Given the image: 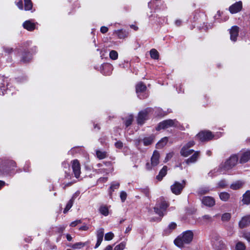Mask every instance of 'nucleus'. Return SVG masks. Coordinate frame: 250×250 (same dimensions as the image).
I'll return each mask as SVG.
<instances>
[{
    "label": "nucleus",
    "instance_id": "nucleus-1",
    "mask_svg": "<svg viewBox=\"0 0 250 250\" xmlns=\"http://www.w3.org/2000/svg\"><path fill=\"white\" fill-rule=\"evenodd\" d=\"M194 152V153L188 159L185 160V162L187 165L195 163L200 156V152L199 151H194L193 149H190L187 146H183L181 151V155L185 157H187L190 155Z\"/></svg>",
    "mask_w": 250,
    "mask_h": 250
},
{
    "label": "nucleus",
    "instance_id": "nucleus-2",
    "mask_svg": "<svg viewBox=\"0 0 250 250\" xmlns=\"http://www.w3.org/2000/svg\"><path fill=\"white\" fill-rule=\"evenodd\" d=\"M193 237V233L191 230L186 231L174 240V244L178 247L182 248L184 245L190 243Z\"/></svg>",
    "mask_w": 250,
    "mask_h": 250
},
{
    "label": "nucleus",
    "instance_id": "nucleus-3",
    "mask_svg": "<svg viewBox=\"0 0 250 250\" xmlns=\"http://www.w3.org/2000/svg\"><path fill=\"white\" fill-rule=\"evenodd\" d=\"M169 205L164 198L160 199L159 206L157 207V221L160 220L161 218L166 214L167 208Z\"/></svg>",
    "mask_w": 250,
    "mask_h": 250
},
{
    "label": "nucleus",
    "instance_id": "nucleus-4",
    "mask_svg": "<svg viewBox=\"0 0 250 250\" xmlns=\"http://www.w3.org/2000/svg\"><path fill=\"white\" fill-rule=\"evenodd\" d=\"M239 156L237 154H233L230 156L224 164L221 165V167L225 170H229L234 167L237 163Z\"/></svg>",
    "mask_w": 250,
    "mask_h": 250
},
{
    "label": "nucleus",
    "instance_id": "nucleus-5",
    "mask_svg": "<svg viewBox=\"0 0 250 250\" xmlns=\"http://www.w3.org/2000/svg\"><path fill=\"white\" fill-rule=\"evenodd\" d=\"M185 185V180H183L181 183L179 182H175V183L171 186L170 188L171 191L176 195H179L181 193Z\"/></svg>",
    "mask_w": 250,
    "mask_h": 250
},
{
    "label": "nucleus",
    "instance_id": "nucleus-6",
    "mask_svg": "<svg viewBox=\"0 0 250 250\" xmlns=\"http://www.w3.org/2000/svg\"><path fill=\"white\" fill-rule=\"evenodd\" d=\"M149 109H146L140 111L137 118V124L140 125H143L148 118Z\"/></svg>",
    "mask_w": 250,
    "mask_h": 250
},
{
    "label": "nucleus",
    "instance_id": "nucleus-7",
    "mask_svg": "<svg viewBox=\"0 0 250 250\" xmlns=\"http://www.w3.org/2000/svg\"><path fill=\"white\" fill-rule=\"evenodd\" d=\"M177 122L175 120L169 119L164 120L159 124L158 126H157V130L162 129H164L170 127L174 126L176 125Z\"/></svg>",
    "mask_w": 250,
    "mask_h": 250
},
{
    "label": "nucleus",
    "instance_id": "nucleus-8",
    "mask_svg": "<svg viewBox=\"0 0 250 250\" xmlns=\"http://www.w3.org/2000/svg\"><path fill=\"white\" fill-rule=\"evenodd\" d=\"M197 138L202 142L211 140L213 135L209 131H202L199 132L196 136Z\"/></svg>",
    "mask_w": 250,
    "mask_h": 250
},
{
    "label": "nucleus",
    "instance_id": "nucleus-9",
    "mask_svg": "<svg viewBox=\"0 0 250 250\" xmlns=\"http://www.w3.org/2000/svg\"><path fill=\"white\" fill-rule=\"evenodd\" d=\"M73 171L76 178H79L81 174V167L78 160H74L71 162Z\"/></svg>",
    "mask_w": 250,
    "mask_h": 250
},
{
    "label": "nucleus",
    "instance_id": "nucleus-10",
    "mask_svg": "<svg viewBox=\"0 0 250 250\" xmlns=\"http://www.w3.org/2000/svg\"><path fill=\"white\" fill-rule=\"evenodd\" d=\"M104 166L98 169L99 173L107 174L112 171L113 168L110 162H104Z\"/></svg>",
    "mask_w": 250,
    "mask_h": 250
},
{
    "label": "nucleus",
    "instance_id": "nucleus-11",
    "mask_svg": "<svg viewBox=\"0 0 250 250\" xmlns=\"http://www.w3.org/2000/svg\"><path fill=\"white\" fill-rule=\"evenodd\" d=\"M240 163H245L250 160V150L242 151L239 153Z\"/></svg>",
    "mask_w": 250,
    "mask_h": 250
},
{
    "label": "nucleus",
    "instance_id": "nucleus-12",
    "mask_svg": "<svg viewBox=\"0 0 250 250\" xmlns=\"http://www.w3.org/2000/svg\"><path fill=\"white\" fill-rule=\"evenodd\" d=\"M146 86L142 83H139L136 85V91L139 98H144L145 97L142 94L146 91Z\"/></svg>",
    "mask_w": 250,
    "mask_h": 250
},
{
    "label": "nucleus",
    "instance_id": "nucleus-13",
    "mask_svg": "<svg viewBox=\"0 0 250 250\" xmlns=\"http://www.w3.org/2000/svg\"><path fill=\"white\" fill-rule=\"evenodd\" d=\"M201 201L204 205L209 207H213L215 204L214 199L210 196L203 197Z\"/></svg>",
    "mask_w": 250,
    "mask_h": 250
},
{
    "label": "nucleus",
    "instance_id": "nucleus-14",
    "mask_svg": "<svg viewBox=\"0 0 250 250\" xmlns=\"http://www.w3.org/2000/svg\"><path fill=\"white\" fill-rule=\"evenodd\" d=\"M104 229L103 228H100L97 230L96 236L97 238V241L96 244L95 246V248L96 249L98 248L101 245L104 237Z\"/></svg>",
    "mask_w": 250,
    "mask_h": 250
},
{
    "label": "nucleus",
    "instance_id": "nucleus-15",
    "mask_svg": "<svg viewBox=\"0 0 250 250\" xmlns=\"http://www.w3.org/2000/svg\"><path fill=\"white\" fill-rule=\"evenodd\" d=\"M242 3L241 1L235 2L229 8L230 12L232 14L236 13L241 10Z\"/></svg>",
    "mask_w": 250,
    "mask_h": 250
},
{
    "label": "nucleus",
    "instance_id": "nucleus-16",
    "mask_svg": "<svg viewBox=\"0 0 250 250\" xmlns=\"http://www.w3.org/2000/svg\"><path fill=\"white\" fill-rule=\"evenodd\" d=\"M239 33V27L237 26H233L229 30L230 38L233 42L237 40V38Z\"/></svg>",
    "mask_w": 250,
    "mask_h": 250
},
{
    "label": "nucleus",
    "instance_id": "nucleus-17",
    "mask_svg": "<svg viewBox=\"0 0 250 250\" xmlns=\"http://www.w3.org/2000/svg\"><path fill=\"white\" fill-rule=\"evenodd\" d=\"M250 225V215L243 217L239 223V226L243 229Z\"/></svg>",
    "mask_w": 250,
    "mask_h": 250
},
{
    "label": "nucleus",
    "instance_id": "nucleus-18",
    "mask_svg": "<svg viewBox=\"0 0 250 250\" xmlns=\"http://www.w3.org/2000/svg\"><path fill=\"white\" fill-rule=\"evenodd\" d=\"M23 27L26 30L31 31L35 29V24L30 21H26L23 23Z\"/></svg>",
    "mask_w": 250,
    "mask_h": 250
},
{
    "label": "nucleus",
    "instance_id": "nucleus-19",
    "mask_svg": "<svg viewBox=\"0 0 250 250\" xmlns=\"http://www.w3.org/2000/svg\"><path fill=\"white\" fill-rule=\"evenodd\" d=\"M167 171V167L166 166H164L163 167L160 171L158 175H157V180L161 181L163 177L166 176Z\"/></svg>",
    "mask_w": 250,
    "mask_h": 250
},
{
    "label": "nucleus",
    "instance_id": "nucleus-20",
    "mask_svg": "<svg viewBox=\"0 0 250 250\" xmlns=\"http://www.w3.org/2000/svg\"><path fill=\"white\" fill-rule=\"evenodd\" d=\"M120 187V183L117 182H113L110 185L109 189V193L110 197L112 196V193L115 190V189H118Z\"/></svg>",
    "mask_w": 250,
    "mask_h": 250
},
{
    "label": "nucleus",
    "instance_id": "nucleus-21",
    "mask_svg": "<svg viewBox=\"0 0 250 250\" xmlns=\"http://www.w3.org/2000/svg\"><path fill=\"white\" fill-rule=\"evenodd\" d=\"M168 140V139L167 137H165L163 138L161 140L157 142V148H163L164 146H165L167 145Z\"/></svg>",
    "mask_w": 250,
    "mask_h": 250
},
{
    "label": "nucleus",
    "instance_id": "nucleus-22",
    "mask_svg": "<svg viewBox=\"0 0 250 250\" xmlns=\"http://www.w3.org/2000/svg\"><path fill=\"white\" fill-rule=\"evenodd\" d=\"M199 219L200 221L202 224L207 223L212 221V218L211 216L209 215H205L203 216L201 218H200Z\"/></svg>",
    "mask_w": 250,
    "mask_h": 250
},
{
    "label": "nucleus",
    "instance_id": "nucleus-23",
    "mask_svg": "<svg viewBox=\"0 0 250 250\" xmlns=\"http://www.w3.org/2000/svg\"><path fill=\"white\" fill-rule=\"evenodd\" d=\"M114 33L117 34L119 38L124 39L127 36V33L123 30H117L114 31Z\"/></svg>",
    "mask_w": 250,
    "mask_h": 250
},
{
    "label": "nucleus",
    "instance_id": "nucleus-24",
    "mask_svg": "<svg viewBox=\"0 0 250 250\" xmlns=\"http://www.w3.org/2000/svg\"><path fill=\"white\" fill-rule=\"evenodd\" d=\"M243 197L242 201L244 204H249L250 203V191H247Z\"/></svg>",
    "mask_w": 250,
    "mask_h": 250
},
{
    "label": "nucleus",
    "instance_id": "nucleus-25",
    "mask_svg": "<svg viewBox=\"0 0 250 250\" xmlns=\"http://www.w3.org/2000/svg\"><path fill=\"white\" fill-rule=\"evenodd\" d=\"M215 250H227V246L223 241H219L215 245Z\"/></svg>",
    "mask_w": 250,
    "mask_h": 250
},
{
    "label": "nucleus",
    "instance_id": "nucleus-26",
    "mask_svg": "<svg viewBox=\"0 0 250 250\" xmlns=\"http://www.w3.org/2000/svg\"><path fill=\"white\" fill-rule=\"evenodd\" d=\"M24 9L26 11L32 9L33 4L31 0H24Z\"/></svg>",
    "mask_w": 250,
    "mask_h": 250
},
{
    "label": "nucleus",
    "instance_id": "nucleus-27",
    "mask_svg": "<svg viewBox=\"0 0 250 250\" xmlns=\"http://www.w3.org/2000/svg\"><path fill=\"white\" fill-rule=\"evenodd\" d=\"M73 203H74V199L72 198L67 203L66 206L63 210L64 213H66L73 206Z\"/></svg>",
    "mask_w": 250,
    "mask_h": 250
},
{
    "label": "nucleus",
    "instance_id": "nucleus-28",
    "mask_svg": "<svg viewBox=\"0 0 250 250\" xmlns=\"http://www.w3.org/2000/svg\"><path fill=\"white\" fill-rule=\"evenodd\" d=\"M96 155L99 159H103L107 157V153L105 151L97 150Z\"/></svg>",
    "mask_w": 250,
    "mask_h": 250
},
{
    "label": "nucleus",
    "instance_id": "nucleus-29",
    "mask_svg": "<svg viewBox=\"0 0 250 250\" xmlns=\"http://www.w3.org/2000/svg\"><path fill=\"white\" fill-rule=\"evenodd\" d=\"M219 197L221 200L227 201L229 198V194L228 192H223L220 193Z\"/></svg>",
    "mask_w": 250,
    "mask_h": 250
},
{
    "label": "nucleus",
    "instance_id": "nucleus-30",
    "mask_svg": "<svg viewBox=\"0 0 250 250\" xmlns=\"http://www.w3.org/2000/svg\"><path fill=\"white\" fill-rule=\"evenodd\" d=\"M153 140L151 137L145 138L143 140L144 146H147L150 145L153 142Z\"/></svg>",
    "mask_w": 250,
    "mask_h": 250
},
{
    "label": "nucleus",
    "instance_id": "nucleus-31",
    "mask_svg": "<svg viewBox=\"0 0 250 250\" xmlns=\"http://www.w3.org/2000/svg\"><path fill=\"white\" fill-rule=\"evenodd\" d=\"M99 211L104 216H107L108 214V209L106 206H101L99 208Z\"/></svg>",
    "mask_w": 250,
    "mask_h": 250
},
{
    "label": "nucleus",
    "instance_id": "nucleus-32",
    "mask_svg": "<svg viewBox=\"0 0 250 250\" xmlns=\"http://www.w3.org/2000/svg\"><path fill=\"white\" fill-rule=\"evenodd\" d=\"M242 183L240 181H237L234 183H233L230 186V188L232 189H238L240 188L242 186Z\"/></svg>",
    "mask_w": 250,
    "mask_h": 250
},
{
    "label": "nucleus",
    "instance_id": "nucleus-33",
    "mask_svg": "<svg viewBox=\"0 0 250 250\" xmlns=\"http://www.w3.org/2000/svg\"><path fill=\"white\" fill-rule=\"evenodd\" d=\"M133 117L132 115H128L125 121V124L126 127L129 126L133 121Z\"/></svg>",
    "mask_w": 250,
    "mask_h": 250
},
{
    "label": "nucleus",
    "instance_id": "nucleus-34",
    "mask_svg": "<svg viewBox=\"0 0 250 250\" xmlns=\"http://www.w3.org/2000/svg\"><path fill=\"white\" fill-rule=\"evenodd\" d=\"M209 190L210 189L208 187H202L199 189L198 193L200 195L205 194L208 193Z\"/></svg>",
    "mask_w": 250,
    "mask_h": 250
},
{
    "label": "nucleus",
    "instance_id": "nucleus-35",
    "mask_svg": "<svg viewBox=\"0 0 250 250\" xmlns=\"http://www.w3.org/2000/svg\"><path fill=\"white\" fill-rule=\"evenodd\" d=\"M31 59V55L29 53H25L22 57L21 61L26 62Z\"/></svg>",
    "mask_w": 250,
    "mask_h": 250
},
{
    "label": "nucleus",
    "instance_id": "nucleus-36",
    "mask_svg": "<svg viewBox=\"0 0 250 250\" xmlns=\"http://www.w3.org/2000/svg\"><path fill=\"white\" fill-rule=\"evenodd\" d=\"M109 57L112 60H117L118 57V54L117 52L115 50L111 51L109 53Z\"/></svg>",
    "mask_w": 250,
    "mask_h": 250
},
{
    "label": "nucleus",
    "instance_id": "nucleus-37",
    "mask_svg": "<svg viewBox=\"0 0 250 250\" xmlns=\"http://www.w3.org/2000/svg\"><path fill=\"white\" fill-rule=\"evenodd\" d=\"M231 218V214L229 213H225L222 215L221 219L224 222H227Z\"/></svg>",
    "mask_w": 250,
    "mask_h": 250
},
{
    "label": "nucleus",
    "instance_id": "nucleus-38",
    "mask_svg": "<svg viewBox=\"0 0 250 250\" xmlns=\"http://www.w3.org/2000/svg\"><path fill=\"white\" fill-rule=\"evenodd\" d=\"M86 243L78 242L73 244L72 248L73 249H80L86 245Z\"/></svg>",
    "mask_w": 250,
    "mask_h": 250
},
{
    "label": "nucleus",
    "instance_id": "nucleus-39",
    "mask_svg": "<svg viewBox=\"0 0 250 250\" xmlns=\"http://www.w3.org/2000/svg\"><path fill=\"white\" fill-rule=\"evenodd\" d=\"M235 248L236 250H245L246 246L242 242H239L236 244Z\"/></svg>",
    "mask_w": 250,
    "mask_h": 250
},
{
    "label": "nucleus",
    "instance_id": "nucleus-40",
    "mask_svg": "<svg viewBox=\"0 0 250 250\" xmlns=\"http://www.w3.org/2000/svg\"><path fill=\"white\" fill-rule=\"evenodd\" d=\"M114 236V234L112 232H108L105 234L104 239H105V240H106V241L111 240L113 238Z\"/></svg>",
    "mask_w": 250,
    "mask_h": 250
},
{
    "label": "nucleus",
    "instance_id": "nucleus-41",
    "mask_svg": "<svg viewBox=\"0 0 250 250\" xmlns=\"http://www.w3.org/2000/svg\"><path fill=\"white\" fill-rule=\"evenodd\" d=\"M125 246V242H122L114 248V250H123Z\"/></svg>",
    "mask_w": 250,
    "mask_h": 250
},
{
    "label": "nucleus",
    "instance_id": "nucleus-42",
    "mask_svg": "<svg viewBox=\"0 0 250 250\" xmlns=\"http://www.w3.org/2000/svg\"><path fill=\"white\" fill-rule=\"evenodd\" d=\"M156 150H154L153 152V156H152L151 161V165L152 166H155L156 164Z\"/></svg>",
    "mask_w": 250,
    "mask_h": 250
},
{
    "label": "nucleus",
    "instance_id": "nucleus-43",
    "mask_svg": "<svg viewBox=\"0 0 250 250\" xmlns=\"http://www.w3.org/2000/svg\"><path fill=\"white\" fill-rule=\"evenodd\" d=\"M127 194L124 191H122L120 193V198L122 202H124L126 199Z\"/></svg>",
    "mask_w": 250,
    "mask_h": 250
},
{
    "label": "nucleus",
    "instance_id": "nucleus-44",
    "mask_svg": "<svg viewBox=\"0 0 250 250\" xmlns=\"http://www.w3.org/2000/svg\"><path fill=\"white\" fill-rule=\"evenodd\" d=\"M150 56L152 59H156V50L152 49L150 51Z\"/></svg>",
    "mask_w": 250,
    "mask_h": 250
},
{
    "label": "nucleus",
    "instance_id": "nucleus-45",
    "mask_svg": "<svg viewBox=\"0 0 250 250\" xmlns=\"http://www.w3.org/2000/svg\"><path fill=\"white\" fill-rule=\"evenodd\" d=\"M82 221L81 220H77L71 223L70 226L72 227L76 226L78 224L81 223Z\"/></svg>",
    "mask_w": 250,
    "mask_h": 250
},
{
    "label": "nucleus",
    "instance_id": "nucleus-46",
    "mask_svg": "<svg viewBox=\"0 0 250 250\" xmlns=\"http://www.w3.org/2000/svg\"><path fill=\"white\" fill-rule=\"evenodd\" d=\"M177 226V225L176 223H174V222H172L169 225H168V228L170 229V230H173L174 229H175L176 228Z\"/></svg>",
    "mask_w": 250,
    "mask_h": 250
},
{
    "label": "nucleus",
    "instance_id": "nucleus-47",
    "mask_svg": "<svg viewBox=\"0 0 250 250\" xmlns=\"http://www.w3.org/2000/svg\"><path fill=\"white\" fill-rule=\"evenodd\" d=\"M195 145V142L193 141H190L184 146H187L188 148H190L193 146Z\"/></svg>",
    "mask_w": 250,
    "mask_h": 250
},
{
    "label": "nucleus",
    "instance_id": "nucleus-48",
    "mask_svg": "<svg viewBox=\"0 0 250 250\" xmlns=\"http://www.w3.org/2000/svg\"><path fill=\"white\" fill-rule=\"evenodd\" d=\"M166 114H167L166 112L162 111V109L157 108V115L161 116H164Z\"/></svg>",
    "mask_w": 250,
    "mask_h": 250
},
{
    "label": "nucleus",
    "instance_id": "nucleus-49",
    "mask_svg": "<svg viewBox=\"0 0 250 250\" xmlns=\"http://www.w3.org/2000/svg\"><path fill=\"white\" fill-rule=\"evenodd\" d=\"M243 237H244L249 243H250V233L247 232L244 233Z\"/></svg>",
    "mask_w": 250,
    "mask_h": 250
},
{
    "label": "nucleus",
    "instance_id": "nucleus-50",
    "mask_svg": "<svg viewBox=\"0 0 250 250\" xmlns=\"http://www.w3.org/2000/svg\"><path fill=\"white\" fill-rule=\"evenodd\" d=\"M219 187L224 188L227 185V182L225 181L222 180L218 183Z\"/></svg>",
    "mask_w": 250,
    "mask_h": 250
},
{
    "label": "nucleus",
    "instance_id": "nucleus-51",
    "mask_svg": "<svg viewBox=\"0 0 250 250\" xmlns=\"http://www.w3.org/2000/svg\"><path fill=\"white\" fill-rule=\"evenodd\" d=\"M0 95H3L4 94V91L6 89L4 88V84L3 83L1 85H0Z\"/></svg>",
    "mask_w": 250,
    "mask_h": 250
},
{
    "label": "nucleus",
    "instance_id": "nucleus-52",
    "mask_svg": "<svg viewBox=\"0 0 250 250\" xmlns=\"http://www.w3.org/2000/svg\"><path fill=\"white\" fill-rule=\"evenodd\" d=\"M16 5L20 10L23 9V7L22 0H20L19 1L17 2Z\"/></svg>",
    "mask_w": 250,
    "mask_h": 250
},
{
    "label": "nucleus",
    "instance_id": "nucleus-53",
    "mask_svg": "<svg viewBox=\"0 0 250 250\" xmlns=\"http://www.w3.org/2000/svg\"><path fill=\"white\" fill-rule=\"evenodd\" d=\"M115 146L118 148H121L123 147V143L121 141L117 142L115 144Z\"/></svg>",
    "mask_w": 250,
    "mask_h": 250
},
{
    "label": "nucleus",
    "instance_id": "nucleus-54",
    "mask_svg": "<svg viewBox=\"0 0 250 250\" xmlns=\"http://www.w3.org/2000/svg\"><path fill=\"white\" fill-rule=\"evenodd\" d=\"M100 30L102 33H105L108 31V28L106 26H102Z\"/></svg>",
    "mask_w": 250,
    "mask_h": 250
},
{
    "label": "nucleus",
    "instance_id": "nucleus-55",
    "mask_svg": "<svg viewBox=\"0 0 250 250\" xmlns=\"http://www.w3.org/2000/svg\"><path fill=\"white\" fill-rule=\"evenodd\" d=\"M89 228L86 225H83L81 227L79 228V230H87Z\"/></svg>",
    "mask_w": 250,
    "mask_h": 250
},
{
    "label": "nucleus",
    "instance_id": "nucleus-56",
    "mask_svg": "<svg viewBox=\"0 0 250 250\" xmlns=\"http://www.w3.org/2000/svg\"><path fill=\"white\" fill-rule=\"evenodd\" d=\"M173 155V152H170V153H168L167 155L166 160L167 161H168L169 159H170V158H171L172 157Z\"/></svg>",
    "mask_w": 250,
    "mask_h": 250
},
{
    "label": "nucleus",
    "instance_id": "nucleus-57",
    "mask_svg": "<svg viewBox=\"0 0 250 250\" xmlns=\"http://www.w3.org/2000/svg\"><path fill=\"white\" fill-rule=\"evenodd\" d=\"M4 49L5 50V52L7 53L8 54H9L10 53L12 52L13 51L12 48H10V47L4 48Z\"/></svg>",
    "mask_w": 250,
    "mask_h": 250
},
{
    "label": "nucleus",
    "instance_id": "nucleus-58",
    "mask_svg": "<svg viewBox=\"0 0 250 250\" xmlns=\"http://www.w3.org/2000/svg\"><path fill=\"white\" fill-rule=\"evenodd\" d=\"M112 65L107 64L104 66V68L105 69L111 70V69H112Z\"/></svg>",
    "mask_w": 250,
    "mask_h": 250
},
{
    "label": "nucleus",
    "instance_id": "nucleus-59",
    "mask_svg": "<svg viewBox=\"0 0 250 250\" xmlns=\"http://www.w3.org/2000/svg\"><path fill=\"white\" fill-rule=\"evenodd\" d=\"M107 180V177H103V178H100L99 179V181L102 182H105Z\"/></svg>",
    "mask_w": 250,
    "mask_h": 250
},
{
    "label": "nucleus",
    "instance_id": "nucleus-60",
    "mask_svg": "<svg viewBox=\"0 0 250 250\" xmlns=\"http://www.w3.org/2000/svg\"><path fill=\"white\" fill-rule=\"evenodd\" d=\"M66 238H67V240L69 241H71L72 240V237L69 234H66Z\"/></svg>",
    "mask_w": 250,
    "mask_h": 250
},
{
    "label": "nucleus",
    "instance_id": "nucleus-61",
    "mask_svg": "<svg viewBox=\"0 0 250 250\" xmlns=\"http://www.w3.org/2000/svg\"><path fill=\"white\" fill-rule=\"evenodd\" d=\"M104 250H112V247L110 245L107 246Z\"/></svg>",
    "mask_w": 250,
    "mask_h": 250
},
{
    "label": "nucleus",
    "instance_id": "nucleus-62",
    "mask_svg": "<svg viewBox=\"0 0 250 250\" xmlns=\"http://www.w3.org/2000/svg\"><path fill=\"white\" fill-rule=\"evenodd\" d=\"M97 167H98L101 168L103 167L104 166V163H100V164H98L97 165Z\"/></svg>",
    "mask_w": 250,
    "mask_h": 250
},
{
    "label": "nucleus",
    "instance_id": "nucleus-63",
    "mask_svg": "<svg viewBox=\"0 0 250 250\" xmlns=\"http://www.w3.org/2000/svg\"><path fill=\"white\" fill-rule=\"evenodd\" d=\"M131 230V227L128 226L127 228H126L125 232L128 233Z\"/></svg>",
    "mask_w": 250,
    "mask_h": 250
},
{
    "label": "nucleus",
    "instance_id": "nucleus-64",
    "mask_svg": "<svg viewBox=\"0 0 250 250\" xmlns=\"http://www.w3.org/2000/svg\"><path fill=\"white\" fill-rule=\"evenodd\" d=\"M181 23V21L180 20H176L175 21V24L177 25V26H180V24Z\"/></svg>",
    "mask_w": 250,
    "mask_h": 250
}]
</instances>
